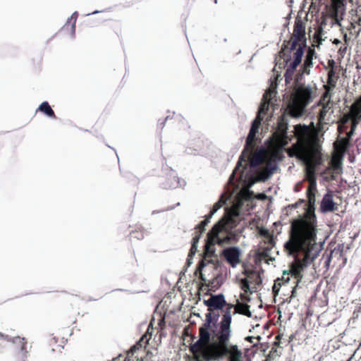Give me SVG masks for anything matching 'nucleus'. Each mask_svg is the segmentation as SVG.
I'll return each mask as SVG.
<instances>
[{"mask_svg":"<svg viewBox=\"0 0 361 361\" xmlns=\"http://www.w3.org/2000/svg\"><path fill=\"white\" fill-rule=\"evenodd\" d=\"M318 106L322 107L318 115V125L322 126L325 123L327 114L334 113L331 96H329L328 92H324L318 102Z\"/></svg>","mask_w":361,"mask_h":361,"instance_id":"obj_13","label":"nucleus"},{"mask_svg":"<svg viewBox=\"0 0 361 361\" xmlns=\"http://www.w3.org/2000/svg\"><path fill=\"white\" fill-rule=\"evenodd\" d=\"M315 55V51L314 49L309 48L305 56L304 63L302 65V72L305 74H310V68L312 67V59Z\"/></svg>","mask_w":361,"mask_h":361,"instance_id":"obj_20","label":"nucleus"},{"mask_svg":"<svg viewBox=\"0 0 361 361\" xmlns=\"http://www.w3.org/2000/svg\"><path fill=\"white\" fill-rule=\"evenodd\" d=\"M224 204L225 200L223 195H221L220 199L213 205V207L208 214L209 217H212Z\"/></svg>","mask_w":361,"mask_h":361,"instance_id":"obj_31","label":"nucleus"},{"mask_svg":"<svg viewBox=\"0 0 361 361\" xmlns=\"http://www.w3.org/2000/svg\"><path fill=\"white\" fill-rule=\"evenodd\" d=\"M346 49H347V47L346 46H344V47H341L338 49V52L339 53H343V52H345L346 51Z\"/></svg>","mask_w":361,"mask_h":361,"instance_id":"obj_48","label":"nucleus"},{"mask_svg":"<svg viewBox=\"0 0 361 361\" xmlns=\"http://www.w3.org/2000/svg\"><path fill=\"white\" fill-rule=\"evenodd\" d=\"M284 43L291 44L293 48L295 47L296 44H305V27L301 20H295L293 35L290 39Z\"/></svg>","mask_w":361,"mask_h":361,"instance_id":"obj_14","label":"nucleus"},{"mask_svg":"<svg viewBox=\"0 0 361 361\" xmlns=\"http://www.w3.org/2000/svg\"><path fill=\"white\" fill-rule=\"evenodd\" d=\"M263 121V116L257 115L255 120L252 121L250 132L246 138L245 145L242 152V155L245 153L251 152L255 149V136L259 131V128L261 126V123Z\"/></svg>","mask_w":361,"mask_h":361,"instance_id":"obj_12","label":"nucleus"},{"mask_svg":"<svg viewBox=\"0 0 361 361\" xmlns=\"http://www.w3.org/2000/svg\"><path fill=\"white\" fill-rule=\"evenodd\" d=\"M305 200L300 199L296 203L290 205L289 207H291L292 208H297L299 205H300L302 203H304Z\"/></svg>","mask_w":361,"mask_h":361,"instance_id":"obj_44","label":"nucleus"},{"mask_svg":"<svg viewBox=\"0 0 361 361\" xmlns=\"http://www.w3.org/2000/svg\"><path fill=\"white\" fill-rule=\"evenodd\" d=\"M305 47V44H296L295 47L293 48L291 44L284 43L283 47L281 51V56L283 58L287 64L290 62L286 73L288 72L293 73L301 63Z\"/></svg>","mask_w":361,"mask_h":361,"instance_id":"obj_7","label":"nucleus"},{"mask_svg":"<svg viewBox=\"0 0 361 361\" xmlns=\"http://www.w3.org/2000/svg\"><path fill=\"white\" fill-rule=\"evenodd\" d=\"M312 94L310 86L300 85L295 88L287 106L288 114L293 118L301 116L306 106L312 102Z\"/></svg>","mask_w":361,"mask_h":361,"instance_id":"obj_6","label":"nucleus"},{"mask_svg":"<svg viewBox=\"0 0 361 361\" xmlns=\"http://www.w3.org/2000/svg\"><path fill=\"white\" fill-rule=\"evenodd\" d=\"M275 94H276V92H275L274 90L269 89L264 94L263 97H262V100L268 102L269 104H270L271 100L272 99V97L275 95Z\"/></svg>","mask_w":361,"mask_h":361,"instance_id":"obj_35","label":"nucleus"},{"mask_svg":"<svg viewBox=\"0 0 361 361\" xmlns=\"http://www.w3.org/2000/svg\"><path fill=\"white\" fill-rule=\"evenodd\" d=\"M288 121L286 115L283 114L281 115L276 122V127L275 131L272 133L271 142L288 144L293 136L288 135Z\"/></svg>","mask_w":361,"mask_h":361,"instance_id":"obj_10","label":"nucleus"},{"mask_svg":"<svg viewBox=\"0 0 361 361\" xmlns=\"http://www.w3.org/2000/svg\"><path fill=\"white\" fill-rule=\"evenodd\" d=\"M295 292H296V290H295V287H294V288H293L292 294H291L290 298H293V297H295Z\"/></svg>","mask_w":361,"mask_h":361,"instance_id":"obj_51","label":"nucleus"},{"mask_svg":"<svg viewBox=\"0 0 361 361\" xmlns=\"http://www.w3.org/2000/svg\"><path fill=\"white\" fill-rule=\"evenodd\" d=\"M206 259L202 262H200L198 266V270L200 271V279L202 281L203 284L208 286L210 290L215 291L221 285V281L219 276L216 274H213L210 276L209 272L216 271V265L212 264L211 266H208L205 263Z\"/></svg>","mask_w":361,"mask_h":361,"instance_id":"obj_8","label":"nucleus"},{"mask_svg":"<svg viewBox=\"0 0 361 361\" xmlns=\"http://www.w3.org/2000/svg\"><path fill=\"white\" fill-rule=\"evenodd\" d=\"M0 337L7 342L13 343V350L16 359L20 361L25 360L27 357L29 350L27 340L25 337H11L2 333H0Z\"/></svg>","mask_w":361,"mask_h":361,"instance_id":"obj_9","label":"nucleus"},{"mask_svg":"<svg viewBox=\"0 0 361 361\" xmlns=\"http://www.w3.org/2000/svg\"><path fill=\"white\" fill-rule=\"evenodd\" d=\"M247 157L250 159V166L253 167L258 166L264 164L267 158V152L265 149L261 148L255 152L253 150L251 152L245 153L244 155H240L237 166L240 164L242 160L245 161V157Z\"/></svg>","mask_w":361,"mask_h":361,"instance_id":"obj_15","label":"nucleus"},{"mask_svg":"<svg viewBox=\"0 0 361 361\" xmlns=\"http://www.w3.org/2000/svg\"><path fill=\"white\" fill-rule=\"evenodd\" d=\"M338 78H327V84L324 85V92H328L329 96H331V91L336 87Z\"/></svg>","mask_w":361,"mask_h":361,"instance_id":"obj_32","label":"nucleus"},{"mask_svg":"<svg viewBox=\"0 0 361 361\" xmlns=\"http://www.w3.org/2000/svg\"><path fill=\"white\" fill-rule=\"evenodd\" d=\"M288 144L284 143H279V142H269V149L271 150V156L269 158H271L272 160H282L283 157V149L285 146H286Z\"/></svg>","mask_w":361,"mask_h":361,"instance_id":"obj_18","label":"nucleus"},{"mask_svg":"<svg viewBox=\"0 0 361 361\" xmlns=\"http://www.w3.org/2000/svg\"><path fill=\"white\" fill-rule=\"evenodd\" d=\"M257 338L258 341L259 340V337H257V338H255V337H252V336H247L245 338V340L250 342V343H253V340Z\"/></svg>","mask_w":361,"mask_h":361,"instance_id":"obj_47","label":"nucleus"},{"mask_svg":"<svg viewBox=\"0 0 361 361\" xmlns=\"http://www.w3.org/2000/svg\"><path fill=\"white\" fill-rule=\"evenodd\" d=\"M238 313L250 317L251 312L250 311V306L245 303L238 302L236 305H234V307L232 310L231 316Z\"/></svg>","mask_w":361,"mask_h":361,"instance_id":"obj_21","label":"nucleus"},{"mask_svg":"<svg viewBox=\"0 0 361 361\" xmlns=\"http://www.w3.org/2000/svg\"><path fill=\"white\" fill-rule=\"evenodd\" d=\"M78 13L77 12H74L71 15V18L68 20L67 23H66V25L63 27V30H68L69 25H71V32H72L73 35L75 34V23H76L77 18H78Z\"/></svg>","mask_w":361,"mask_h":361,"instance_id":"obj_26","label":"nucleus"},{"mask_svg":"<svg viewBox=\"0 0 361 361\" xmlns=\"http://www.w3.org/2000/svg\"><path fill=\"white\" fill-rule=\"evenodd\" d=\"M344 38H345V40L346 41L347 40V35H344Z\"/></svg>","mask_w":361,"mask_h":361,"instance_id":"obj_53","label":"nucleus"},{"mask_svg":"<svg viewBox=\"0 0 361 361\" xmlns=\"http://www.w3.org/2000/svg\"><path fill=\"white\" fill-rule=\"evenodd\" d=\"M211 218L212 217H209L208 214L205 216V219L196 226L195 235L200 234V237L201 238L202 234L205 231V226L209 223Z\"/></svg>","mask_w":361,"mask_h":361,"instance_id":"obj_27","label":"nucleus"},{"mask_svg":"<svg viewBox=\"0 0 361 361\" xmlns=\"http://www.w3.org/2000/svg\"><path fill=\"white\" fill-rule=\"evenodd\" d=\"M200 238V234L194 235V236L192 239V245H191V247H190V250L189 252V255H188L189 257H192V255H194L196 253V252L197 250V244L199 243Z\"/></svg>","mask_w":361,"mask_h":361,"instance_id":"obj_29","label":"nucleus"},{"mask_svg":"<svg viewBox=\"0 0 361 361\" xmlns=\"http://www.w3.org/2000/svg\"><path fill=\"white\" fill-rule=\"evenodd\" d=\"M317 222L314 212L307 211L303 216L290 221L289 238L285 243L286 250L294 256L288 272L300 281L302 271L318 255L317 248Z\"/></svg>","mask_w":361,"mask_h":361,"instance_id":"obj_1","label":"nucleus"},{"mask_svg":"<svg viewBox=\"0 0 361 361\" xmlns=\"http://www.w3.org/2000/svg\"><path fill=\"white\" fill-rule=\"evenodd\" d=\"M238 216L237 212H231L215 224L207 233L209 243L221 247L236 243L238 241V235L234 229L238 224Z\"/></svg>","mask_w":361,"mask_h":361,"instance_id":"obj_4","label":"nucleus"},{"mask_svg":"<svg viewBox=\"0 0 361 361\" xmlns=\"http://www.w3.org/2000/svg\"><path fill=\"white\" fill-rule=\"evenodd\" d=\"M328 66L330 68L329 70H334V69H336V68H337L336 66V63L333 59L329 60Z\"/></svg>","mask_w":361,"mask_h":361,"instance_id":"obj_42","label":"nucleus"},{"mask_svg":"<svg viewBox=\"0 0 361 361\" xmlns=\"http://www.w3.org/2000/svg\"><path fill=\"white\" fill-rule=\"evenodd\" d=\"M307 199H308L309 207H313L315 204V201H316L315 192H307Z\"/></svg>","mask_w":361,"mask_h":361,"instance_id":"obj_38","label":"nucleus"},{"mask_svg":"<svg viewBox=\"0 0 361 361\" xmlns=\"http://www.w3.org/2000/svg\"><path fill=\"white\" fill-rule=\"evenodd\" d=\"M281 284H282V283L281 282V279L278 278L276 280H275L274 284L272 287V292H273L274 296H276L279 294Z\"/></svg>","mask_w":361,"mask_h":361,"instance_id":"obj_36","label":"nucleus"},{"mask_svg":"<svg viewBox=\"0 0 361 361\" xmlns=\"http://www.w3.org/2000/svg\"><path fill=\"white\" fill-rule=\"evenodd\" d=\"M146 339V342H147V335H144L140 340V343L143 342L144 340Z\"/></svg>","mask_w":361,"mask_h":361,"instance_id":"obj_50","label":"nucleus"},{"mask_svg":"<svg viewBox=\"0 0 361 361\" xmlns=\"http://www.w3.org/2000/svg\"><path fill=\"white\" fill-rule=\"evenodd\" d=\"M274 160H272L271 158H267L264 163H266V166L264 167V169H267L268 170H271L272 171V173L276 170L277 166L276 165L273 163Z\"/></svg>","mask_w":361,"mask_h":361,"instance_id":"obj_34","label":"nucleus"},{"mask_svg":"<svg viewBox=\"0 0 361 361\" xmlns=\"http://www.w3.org/2000/svg\"><path fill=\"white\" fill-rule=\"evenodd\" d=\"M231 334V316L229 310L226 312L219 324L216 338L219 345H214V351L209 361H219L228 355V361H243V353L236 345L228 346Z\"/></svg>","mask_w":361,"mask_h":361,"instance_id":"obj_3","label":"nucleus"},{"mask_svg":"<svg viewBox=\"0 0 361 361\" xmlns=\"http://www.w3.org/2000/svg\"><path fill=\"white\" fill-rule=\"evenodd\" d=\"M356 23H357L359 26H361V18H358L357 20L356 21Z\"/></svg>","mask_w":361,"mask_h":361,"instance_id":"obj_52","label":"nucleus"},{"mask_svg":"<svg viewBox=\"0 0 361 361\" xmlns=\"http://www.w3.org/2000/svg\"><path fill=\"white\" fill-rule=\"evenodd\" d=\"M356 126H354V121H352L351 129L349 132L347 133L346 137H344V138H348L349 142L350 140L351 136L353 135V133H354V130H355V128H356Z\"/></svg>","mask_w":361,"mask_h":361,"instance_id":"obj_40","label":"nucleus"},{"mask_svg":"<svg viewBox=\"0 0 361 361\" xmlns=\"http://www.w3.org/2000/svg\"><path fill=\"white\" fill-rule=\"evenodd\" d=\"M221 256L233 268L241 263V251L238 247H228L223 250Z\"/></svg>","mask_w":361,"mask_h":361,"instance_id":"obj_16","label":"nucleus"},{"mask_svg":"<svg viewBox=\"0 0 361 361\" xmlns=\"http://www.w3.org/2000/svg\"><path fill=\"white\" fill-rule=\"evenodd\" d=\"M219 317V314H206L204 324L199 329V339L190 347L195 361H209L215 350L214 345H219V341L217 343H210L211 335L209 331L212 324L215 325Z\"/></svg>","mask_w":361,"mask_h":361,"instance_id":"obj_5","label":"nucleus"},{"mask_svg":"<svg viewBox=\"0 0 361 361\" xmlns=\"http://www.w3.org/2000/svg\"><path fill=\"white\" fill-rule=\"evenodd\" d=\"M309 185L307 192H315L317 191L316 179L308 180Z\"/></svg>","mask_w":361,"mask_h":361,"instance_id":"obj_37","label":"nucleus"},{"mask_svg":"<svg viewBox=\"0 0 361 361\" xmlns=\"http://www.w3.org/2000/svg\"><path fill=\"white\" fill-rule=\"evenodd\" d=\"M341 43V41L338 39H334L333 41L334 44H339Z\"/></svg>","mask_w":361,"mask_h":361,"instance_id":"obj_49","label":"nucleus"},{"mask_svg":"<svg viewBox=\"0 0 361 361\" xmlns=\"http://www.w3.org/2000/svg\"><path fill=\"white\" fill-rule=\"evenodd\" d=\"M214 245H212V244H210L209 243V238H207V243L205 245L204 257L203 259L201 262H202L203 260H204L206 259L205 263L208 266H211L212 264H214L213 260H210V259H207V257H212V256L214 255L215 250H214Z\"/></svg>","mask_w":361,"mask_h":361,"instance_id":"obj_22","label":"nucleus"},{"mask_svg":"<svg viewBox=\"0 0 361 361\" xmlns=\"http://www.w3.org/2000/svg\"><path fill=\"white\" fill-rule=\"evenodd\" d=\"M259 257L262 259H266L268 257V252L265 250L259 253Z\"/></svg>","mask_w":361,"mask_h":361,"instance_id":"obj_45","label":"nucleus"},{"mask_svg":"<svg viewBox=\"0 0 361 361\" xmlns=\"http://www.w3.org/2000/svg\"><path fill=\"white\" fill-rule=\"evenodd\" d=\"M323 29L321 27H317L312 36V46L319 47L322 42Z\"/></svg>","mask_w":361,"mask_h":361,"instance_id":"obj_25","label":"nucleus"},{"mask_svg":"<svg viewBox=\"0 0 361 361\" xmlns=\"http://www.w3.org/2000/svg\"><path fill=\"white\" fill-rule=\"evenodd\" d=\"M269 104L268 102L262 100V103L259 106L257 115H260V116H263L267 114L269 109Z\"/></svg>","mask_w":361,"mask_h":361,"instance_id":"obj_33","label":"nucleus"},{"mask_svg":"<svg viewBox=\"0 0 361 361\" xmlns=\"http://www.w3.org/2000/svg\"><path fill=\"white\" fill-rule=\"evenodd\" d=\"M344 1L345 0H331V14L336 20L338 18L339 9L343 6Z\"/></svg>","mask_w":361,"mask_h":361,"instance_id":"obj_24","label":"nucleus"},{"mask_svg":"<svg viewBox=\"0 0 361 361\" xmlns=\"http://www.w3.org/2000/svg\"><path fill=\"white\" fill-rule=\"evenodd\" d=\"M336 69H334V70H329V72H328V78H338L337 77H336Z\"/></svg>","mask_w":361,"mask_h":361,"instance_id":"obj_43","label":"nucleus"},{"mask_svg":"<svg viewBox=\"0 0 361 361\" xmlns=\"http://www.w3.org/2000/svg\"><path fill=\"white\" fill-rule=\"evenodd\" d=\"M240 283H241L242 290H243L245 292L247 293L250 290V285H249V281H247V279H243L240 281Z\"/></svg>","mask_w":361,"mask_h":361,"instance_id":"obj_39","label":"nucleus"},{"mask_svg":"<svg viewBox=\"0 0 361 361\" xmlns=\"http://www.w3.org/2000/svg\"><path fill=\"white\" fill-rule=\"evenodd\" d=\"M294 136L297 142L286 152L290 157H297L306 165L307 180L316 179V167L321 164L318 144V130L312 122L309 126L298 124L294 126Z\"/></svg>","mask_w":361,"mask_h":361,"instance_id":"obj_2","label":"nucleus"},{"mask_svg":"<svg viewBox=\"0 0 361 361\" xmlns=\"http://www.w3.org/2000/svg\"><path fill=\"white\" fill-rule=\"evenodd\" d=\"M290 274L288 272V271H284L283 272L282 278L281 279V281H284L286 283L288 282L290 280Z\"/></svg>","mask_w":361,"mask_h":361,"instance_id":"obj_41","label":"nucleus"},{"mask_svg":"<svg viewBox=\"0 0 361 361\" xmlns=\"http://www.w3.org/2000/svg\"><path fill=\"white\" fill-rule=\"evenodd\" d=\"M204 302L208 307V310L211 313L214 310H220L222 313L221 319L228 310L230 316L231 317V312L234 307V305L227 303L223 294L212 295L208 300H204Z\"/></svg>","mask_w":361,"mask_h":361,"instance_id":"obj_11","label":"nucleus"},{"mask_svg":"<svg viewBox=\"0 0 361 361\" xmlns=\"http://www.w3.org/2000/svg\"><path fill=\"white\" fill-rule=\"evenodd\" d=\"M37 111L44 113L47 116L56 118V116L47 102H43L38 107Z\"/></svg>","mask_w":361,"mask_h":361,"instance_id":"obj_23","label":"nucleus"},{"mask_svg":"<svg viewBox=\"0 0 361 361\" xmlns=\"http://www.w3.org/2000/svg\"><path fill=\"white\" fill-rule=\"evenodd\" d=\"M272 171L271 170H268L267 169L263 168L260 171H259L257 173V181H265L267 180L271 175Z\"/></svg>","mask_w":361,"mask_h":361,"instance_id":"obj_28","label":"nucleus"},{"mask_svg":"<svg viewBox=\"0 0 361 361\" xmlns=\"http://www.w3.org/2000/svg\"><path fill=\"white\" fill-rule=\"evenodd\" d=\"M350 119V116H349V114H345L343 116V117L341 119V122L342 123H347V121Z\"/></svg>","mask_w":361,"mask_h":361,"instance_id":"obj_46","label":"nucleus"},{"mask_svg":"<svg viewBox=\"0 0 361 361\" xmlns=\"http://www.w3.org/2000/svg\"><path fill=\"white\" fill-rule=\"evenodd\" d=\"M334 194L332 191L328 192L324 196L321 204L320 210L323 213L334 212L336 209V203L333 200Z\"/></svg>","mask_w":361,"mask_h":361,"instance_id":"obj_17","label":"nucleus"},{"mask_svg":"<svg viewBox=\"0 0 361 361\" xmlns=\"http://www.w3.org/2000/svg\"><path fill=\"white\" fill-rule=\"evenodd\" d=\"M342 158L343 157H340L339 155H337V154L333 156L331 161V165L334 171H337L341 168Z\"/></svg>","mask_w":361,"mask_h":361,"instance_id":"obj_30","label":"nucleus"},{"mask_svg":"<svg viewBox=\"0 0 361 361\" xmlns=\"http://www.w3.org/2000/svg\"><path fill=\"white\" fill-rule=\"evenodd\" d=\"M350 146V142L348 138L338 139L334 143L335 153L340 157H343Z\"/></svg>","mask_w":361,"mask_h":361,"instance_id":"obj_19","label":"nucleus"}]
</instances>
